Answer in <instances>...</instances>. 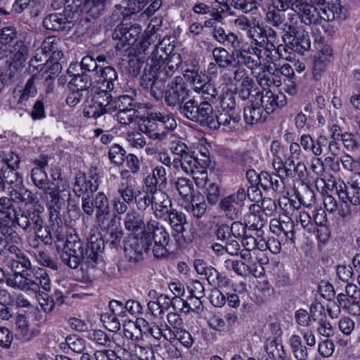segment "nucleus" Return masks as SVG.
<instances>
[{
	"label": "nucleus",
	"mask_w": 360,
	"mask_h": 360,
	"mask_svg": "<svg viewBox=\"0 0 360 360\" xmlns=\"http://www.w3.org/2000/svg\"><path fill=\"white\" fill-rule=\"evenodd\" d=\"M172 152L176 155L172 161V165L176 169H181L184 172L191 171L192 166L199 159L195 152L181 141L173 142L171 146Z\"/></svg>",
	"instance_id": "obj_11"
},
{
	"label": "nucleus",
	"mask_w": 360,
	"mask_h": 360,
	"mask_svg": "<svg viewBox=\"0 0 360 360\" xmlns=\"http://www.w3.org/2000/svg\"><path fill=\"white\" fill-rule=\"evenodd\" d=\"M266 352L270 358L274 360H285V352L281 345H277L272 341L266 347Z\"/></svg>",
	"instance_id": "obj_62"
},
{
	"label": "nucleus",
	"mask_w": 360,
	"mask_h": 360,
	"mask_svg": "<svg viewBox=\"0 0 360 360\" xmlns=\"http://www.w3.org/2000/svg\"><path fill=\"white\" fill-rule=\"evenodd\" d=\"M240 96L248 100L243 109L244 120L247 124L264 122L269 114L287 103L283 91H239Z\"/></svg>",
	"instance_id": "obj_1"
},
{
	"label": "nucleus",
	"mask_w": 360,
	"mask_h": 360,
	"mask_svg": "<svg viewBox=\"0 0 360 360\" xmlns=\"http://www.w3.org/2000/svg\"><path fill=\"white\" fill-rule=\"evenodd\" d=\"M288 6L298 15L301 22L307 25H321L323 22L335 19L334 13L330 8H318L307 0H289Z\"/></svg>",
	"instance_id": "obj_5"
},
{
	"label": "nucleus",
	"mask_w": 360,
	"mask_h": 360,
	"mask_svg": "<svg viewBox=\"0 0 360 360\" xmlns=\"http://www.w3.org/2000/svg\"><path fill=\"white\" fill-rule=\"evenodd\" d=\"M42 191L46 202L63 198L69 199L70 196V184L66 180H60L53 187L49 186Z\"/></svg>",
	"instance_id": "obj_25"
},
{
	"label": "nucleus",
	"mask_w": 360,
	"mask_h": 360,
	"mask_svg": "<svg viewBox=\"0 0 360 360\" xmlns=\"http://www.w3.org/2000/svg\"><path fill=\"white\" fill-rule=\"evenodd\" d=\"M214 38L221 44L225 46H231L235 50L238 49L240 41L234 32H226L221 27H215L213 30Z\"/></svg>",
	"instance_id": "obj_28"
},
{
	"label": "nucleus",
	"mask_w": 360,
	"mask_h": 360,
	"mask_svg": "<svg viewBox=\"0 0 360 360\" xmlns=\"http://www.w3.org/2000/svg\"><path fill=\"white\" fill-rule=\"evenodd\" d=\"M243 220L249 230L257 231H260L266 222L260 205L255 203L250 205L248 212L243 216Z\"/></svg>",
	"instance_id": "obj_21"
},
{
	"label": "nucleus",
	"mask_w": 360,
	"mask_h": 360,
	"mask_svg": "<svg viewBox=\"0 0 360 360\" xmlns=\"http://www.w3.org/2000/svg\"><path fill=\"white\" fill-rule=\"evenodd\" d=\"M231 159L237 165L244 167H252L254 165V159L250 152L237 151L235 152Z\"/></svg>",
	"instance_id": "obj_54"
},
{
	"label": "nucleus",
	"mask_w": 360,
	"mask_h": 360,
	"mask_svg": "<svg viewBox=\"0 0 360 360\" xmlns=\"http://www.w3.org/2000/svg\"><path fill=\"white\" fill-rule=\"evenodd\" d=\"M186 91H165L164 100L169 106H175L185 100Z\"/></svg>",
	"instance_id": "obj_58"
},
{
	"label": "nucleus",
	"mask_w": 360,
	"mask_h": 360,
	"mask_svg": "<svg viewBox=\"0 0 360 360\" xmlns=\"http://www.w3.org/2000/svg\"><path fill=\"white\" fill-rule=\"evenodd\" d=\"M117 192L120 198L124 200L128 204L132 203L136 196L133 186L129 184H122L119 186Z\"/></svg>",
	"instance_id": "obj_57"
},
{
	"label": "nucleus",
	"mask_w": 360,
	"mask_h": 360,
	"mask_svg": "<svg viewBox=\"0 0 360 360\" xmlns=\"http://www.w3.org/2000/svg\"><path fill=\"white\" fill-rule=\"evenodd\" d=\"M126 151L118 144L112 145L109 150L108 157L112 163L121 165L124 162Z\"/></svg>",
	"instance_id": "obj_51"
},
{
	"label": "nucleus",
	"mask_w": 360,
	"mask_h": 360,
	"mask_svg": "<svg viewBox=\"0 0 360 360\" xmlns=\"http://www.w3.org/2000/svg\"><path fill=\"white\" fill-rule=\"evenodd\" d=\"M172 152L176 155L172 161V165L176 169H181L184 172L191 171L192 166L199 159L195 152L181 141L173 142L171 146Z\"/></svg>",
	"instance_id": "obj_10"
},
{
	"label": "nucleus",
	"mask_w": 360,
	"mask_h": 360,
	"mask_svg": "<svg viewBox=\"0 0 360 360\" xmlns=\"http://www.w3.org/2000/svg\"><path fill=\"white\" fill-rule=\"evenodd\" d=\"M167 219L175 231H182L184 225H188L185 214L175 209H172L171 212H169Z\"/></svg>",
	"instance_id": "obj_44"
},
{
	"label": "nucleus",
	"mask_w": 360,
	"mask_h": 360,
	"mask_svg": "<svg viewBox=\"0 0 360 360\" xmlns=\"http://www.w3.org/2000/svg\"><path fill=\"white\" fill-rule=\"evenodd\" d=\"M160 127L172 131L176 127V122L169 114L155 112H151L139 124V129L142 133L146 134L153 140L163 141L166 139L167 132L160 131Z\"/></svg>",
	"instance_id": "obj_7"
},
{
	"label": "nucleus",
	"mask_w": 360,
	"mask_h": 360,
	"mask_svg": "<svg viewBox=\"0 0 360 360\" xmlns=\"http://www.w3.org/2000/svg\"><path fill=\"white\" fill-rule=\"evenodd\" d=\"M86 338L98 345L111 347V340L110 337L102 330H92L89 331Z\"/></svg>",
	"instance_id": "obj_47"
},
{
	"label": "nucleus",
	"mask_w": 360,
	"mask_h": 360,
	"mask_svg": "<svg viewBox=\"0 0 360 360\" xmlns=\"http://www.w3.org/2000/svg\"><path fill=\"white\" fill-rule=\"evenodd\" d=\"M282 39L288 49L301 54L309 50L311 46L309 36L304 31L293 32V35L286 33Z\"/></svg>",
	"instance_id": "obj_17"
},
{
	"label": "nucleus",
	"mask_w": 360,
	"mask_h": 360,
	"mask_svg": "<svg viewBox=\"0 0 360 360\" xmlns=\"http://www.w3.org/2000/svg\"><path fill=\"white\" fill-rule=\"evenodd\" d=\"M96 210L95 221L100 228H110L115 222V214H110L109 201L103 192H98L94 198Z\"/></svg>",
	"instance_id": "obj_12"
},
{
	"label": "nucleus",
	"mask_w": 360,
	"mask_h": 360,
	"mask_svg": "<svg viewBox=\"0 0 360 360\" xmlns=\"http://www.w3.org/2000/svg\"><path fill=\"white\" fill-rule=\"evenodd\" d=\"M17 37V32L13 27H6L0 30V60L7 58L10 53L11 44Z\"/></svg>",
	"instance_id": "obj_27"
},
{
	"label": "nucleus",
	"mask_w": 360,
	"mask_h": 360,
	"mask_svg": "<svg viewBox=\"0 0 360 360\" xmlns=\"http://www.w3.org/2000/svg\"><path fill=\"white\" fill-rule=\"evenodd\" d=\"M240 117L229 110H218L214 114L213 120L210 122V128L217 129L220 126L226 127L229 130L236 129L238 127Z\"/></svg>",
	"instance_id": "obj_19"
},
{
	"label": "nucleus",
	"mask_w": 360,
	"mask_h": 360,
	"mask_svg": "<svg viewBox=\"0 0 360 360\" xmlns=\"http://www.w3.org/2000/svg\"><path fill=\"white\" fill-rule=\"evenodd\" d=\"M297 196L300 202L306 206H310L315 202V194L308 185H304Z\"/></svg>",
	"instance_id": "obj_63"
},
{
	"label": "nucleus",
	"mask_w": 360,
	"mask_h": 360,
	"mask_svg": "<svg viewBox=\"0 0 360 360\" xmlns=\"http://www.w3.org/2000/svg\"><path fill=\"white\" fill-rule=\"evenodd\" d=\"M266 27H264L257 18H253V23L247 33V37L253 40L256 44H262L264 43V33Z\"/></svg>",
	"instance_id": "obj_37"
},
{
	"label": "nucleus",
	"mask_w": 360,
	"mask_h": 360,
	"mask_svg": "<svg viewBox=\"0 0 360 360\" xmlns=\"http://www.w3.org/2000/svg\"><path fill=\"white\" fill-rule=\"evenodd\" d=\"M11 197L14 201L30 205L25 210L15 212L14 221L25 233H30L34 230L39 234L44 227L42 214L45 208L42 202L30 191L22 186L13 188L11 191Z\"/></svg>",
	"instance_id": "obj_2"
},
{
	"label": "nucleus",
	"mask_w": 360,
	"mask_h": 360,
	"mask_svg": "<svg viewBox=\"0 0 360 360\" xmlns=\"http://www.w3.org/2000/svg\"><path fill=\"white\" fill-rule=\"evenodd\" d=\"M271 165L276 174H278L281 178H292L293 177V171L292 166L294 165V161L289 158L285 162L271 161Z\"/></svg>",
	"instance_id": "obj_41"
},
{
	"label": "nucleus",
	"mask_w": 360,
	"mask_h": 360,
	"mask_svg": "<svg viewBox=\"0 0 360 360\" xmlns=\"http://www.w3.org/2000/svg\"><path fill=\"white\" fill-rule=\"evenodd\" d=\"M90 179H86L84 174H77L75 176L73 192L78 197L90 196L98 188V177L93 170L90 171Z\"/></svg>",
	"instance_id": "obj_15"
},
{
	"label": "nucleus",
	"mask_w": 360,
	"mask_h": 360,
	"mask_svg": "<svg viewBox=\"0 0 360 360\" xmlns=\"http://www.w3.org/2000/svg\"><path fill=\"white\" fill-rule=\"evenodd\" d=\"M150 250L146 248V245L142 240L141 237H133L124 245V253L126 259L132 264H136L143 259V251Z\"/></svg>",
	"instance_id": "obj_20"
},
{
	"label": "nucleus",
	"mask_w": 360,
	"mask_h": 360,
	"mask_svg": "<svg viewBox=\"0 0 360 360\" xmlns=\"http://www.w3.org/2000/svg\"><path fill=\"white\" fill-rule=\"evenodd\" d=\"M130 360H154V355L151 350L136 345Z\"/></svg>",
	"instance_id": "obj_64"
},
{
	"label": "nucleus",
	"mask_w": 360,
	"mask_h": 360,
	"mask_svg": "<svg viewBox=\"0 0 360 360\" xmlns=\"http://www.w3.org/2000/svg\"><path fill=\"white\" fill-rule=\"evenodd\" d=\"M0 233L8 243L21 244L22 238L14 228L6 224H0Z\"/></svg>",
	"instance_id": "obj_49"
},
{
	"label": "nucleus",
	"mask_w": 360,
	"mask_h": 360,
	"mask_svg": "<svg viewBox=\"0 0 360 360\" xmlns=\"http://www.w3.org/2000/svg\"><path fill=\"white\" fill-rule=\"evenodd\" d=\"M33 184L40 190L49 186V179L46 172L41 167H34L31 172Z\"/></svg>",
	"instance_id": "obj_46"
},
{
	"label": "nucleus",
	"mask_w": 360,
	"mask_h": 360,
	"mask_svg": "<svg viewBox=\"0 0 360 360\" xmlns=\"http://www.w3.org/2000/svg\"><path fill=\"white\" fill-rule=\"evenodd\" d=\"M8 266L13 271V274L27 273V271L32 269V263L27 256H22L19 259H10Z\"/></svg>",
	"instance_id": "obj_39"
},
{
	"label": "nucleus",
	"mask_w": 360,
	"mask_h": 360,
	"mask_svg": "<svg viewBox=\"0 0 360 360\" xmlns=\"http://www.w3.org/2000/svg\"><path fill=\"white\" fill-rule=\"evenodd\" d=\"M212 53L216 63L221 68H236V64L233 63V51L230 55L225 49L218 47L214 49Z\"/></svg>",
	"instance_id": "obj_35"
},
{
	"label": "nucleus",
	"mask_w": 360,
	"mask_h": 360,
	"mask_svg": "<svg viewBox=\"0 0 360 360\" xmlns=\"http://www.w3.org/2000/svg\"><path fill=\"white\" fill-rule=\"evenodd\" d=\"M123 333L127 339L131 340L133 341H139L142 340L141 332L135 322H129L128 324L124 325Z\"/></svg>",
	"instance_id": "obj_55"
},
{
	"label": "nucleus",
	"mask_w": 360,
	"mask_h": 360,
	"mask_svg": "<svg viewBox=\"0 0 360 360\" xmlns=\"http://www.w3.org/2000/svg\"><path fill=\"white\" fill-rule=\"evenodd\" d=\"M210 160L207 157L203 159L197 160L196 164L192 166L191 171L184 172L186 174H191L196 186L199 188H204L207 181V167L209 166Z\"/></svg>",
	"instance_id": "obj_23"
},
{
	"label": "nucleus",
	"mask_w": 360,
	"mask_h": 360,
	"mask_svg": "<svg viewBox=\"0 0 360 360\" xmlns=\"http://www.w3.org/2000/svg\"><path fill=\"white\" fill-rule=\"evenodd\" d=\"M65 248L66 250L60 253V257L68 267L75 269L81 265L82 269L84 267L94 268L104 248V243L101 238L91 237L85 248L81 240Z\"/></svg>",
	"instance_id": "obj_3"
},
{
	"label": "nucleus",
	"mask_w": 360,
	"mask_h": 360,
	"mask_svg": "<svg viewBox=\"0 0 360 360\" xmlns=\"http://www.w3.org/2000/svg\"><path fill=\"white\" fill-rule=\"evenodd\" d=\"M208 283L214 286H226L229 283V279L223 276L215 268L210 266L204 274Z\"/></svg>",
	"instance_id": "obj_40"
},
{
	"label": "nucleus",
	"mask_w": 360,
	"mask_h": 360,
	"mask_svg": "<svg viewBox=\"0 0 360 360\" xmlns=\"http://www.w3.org/2000/svg\"><path fill=\"white\" fill-rule=\"evenodd\" d=\"M100 72L103 83H106L107 89L114 90L117 88V73L113 68L110 66L101 68Z\"/></svg>",
	"instance_id": "obj_38"
},
{
	"label": "nucleus",
	"mask_w": 360,
	"mask_h": 360,
	"mask_svg": "<svg viewBox=\"0 0 360 360\" xmlns=\"http://www.w3.org/2000/svg\"><path fill=\"white\" fill-rule=\"evenodd\" d=\"M32 255L40 265L55 271L58 269V263L51 257L47 250L43 249L32 250Z\"/></svg>",
	"instance_id": "obj_36"
},
{
	"label": "nucleus",
	"mask_w": 360,
	"mask_h": 360,
	"mask_svg": "<svg viewBox=\"0 0 360 360\" xmlns=\"http://www.w3.org/2000/svg\"><path fill=\"white\" fill-rule=\"evenodd\" d=\"M268 51L265 49L249 48L247 49L233 51V63L236 68L245 65L252 70L258 71V73L266 72L275 69V65H270Z\"/></svg>",
	"instance_id": "obj_6"
},
{
	"label": "nucleus",
	"mask_w": 360,
	"mask_h": 360,
	"mask_svg": "<svg viewBox=\"0 0 360 360\" xmlns=\"http://www.w3.org/2000/svg\"><path fill=\"white\" fill-rule=\"evenodd\" d=\"M212 92V94L216 95L215 108H221L223 110L233 112L236 107L233 91H221L219 95L217 94V91Z\"/></svg>",
	"instance_id": "obj_34"
},
{
	"label": "nucleus",
	"mask_w": 360,
	"mask_h": 360,
	"mask_svg": "<svg viewBox=\"0 0 360 360\" xmlns=\"http://www.w3.org/2000/svg\"><path fill=\"white\" fill-rule=\"evenodd\" d=\"M43 25L47 30L59 32L69 30L71 22L65 14L51 13L44 18Z\"/></svg>",
	"instance_id": "obj_26"
},
{
	"label": "nucleus",
	"mask_w": 360,
	"mask_h": 360,
	"mask_svg": "<svg viewBox=\"0 0 360 360\" xmlns=\"http://www.w3.org/2000/svg\"><path fill=\"white\" fill-rule=\"evenodd\" d=\"M269 229L273 233L277 236L283 233L286 240H290L291 243H294V224L290 218H288L287 221H281V219L278 220L276 219L271 220Z\"/></svg>",
	"instance_id": "obj_24"
},
{
	"label": "nucleus",
	"mask_w": 360,
	"mask_h": 360,
	"mask_svg": "<svg viewBox=\"0 0 360 360\" xmlns=\"http://www.w3.org/2000/svg\"><path fill=\"white\" fill-rule=\"evenodd\" d=\"M7 285L22 291H31L35 285L31 282V276L28 273L12 274L6 278Z\"/></svg>",
	"instance_id": "obj_29"
},
{
	"label": "nucleus",
	"mask_w": 360,
	"mask_h": 360,
	"mask_svg": "<svg viewBox=\"0 0 360 360\" xmlns=\"http://www.w3.org/2000/svg\"><path fill=\"white\" fill-rule=\"evenodd\" d=\"M247 195L245 189L240 188L236 193L230 194L220 200L219 208L227 219L230 220L238 219Z\"/></svg>",
	"instance_id": "obj_9"
},
{
	"label": "nucleus",
	"mask_w": 360,
	"mask_h": 360,
	"mask_svg": "<svg viewBox=\"0 0 360 360\" xmlns=\"http://www.w3.org/2000/svg\"><path fill=\"white\" fill-rule=\"evenodd\" d=\"M141 237L146 245V248L151 250L155 258L162 259L168 256L167 246L170 236L166 228L158 219H150L147 221Z\"/></svg>",
	"instance_id": "obj_4"
},
{
	"label": "nucleus",
	"mask_w": 360,
	"mask_h": 360,
	"mask_svg": "<svg viewBox=\"0 0 360 360\" xmlns=\"http://www.w3.org/2000/svg\"><path fill=\"white\" fill-rule=\"evenodd\" d=\"M187 210L195 218H201L206 212L207 203L202 196H195L191 200V205Z\"/></svg>",
	"instance_id": "obj_42"
},
{
	"label": "nucleus",
	"mask_w": 360,
	"mask_h": 360,
	"mask_svg": "<svg viewBox=\"0 0 360 360\" xmlns=\"http://www.w3.org/2000/svg\"><path fill=\"white\" fill-rule=\"evenodd\" d=\"M224 266L226 270L233 271L239 276L245 275L247 271L246 265L240 260L226 259L224 262Z\"/></svg>",
	"instance_id": "obj_56"
},
{
	"label": "nucleus",
	"mask_w": 360,
	"mask_h": 360,
	"mask_svg": "<svg viewBox=\"0 0 360 360\" xmlns=\"http://www.w3.org/2000/svg\"><path fill=\"white\" fill-rule=\"evenodd\" d=\"M166 335V341L173 343L174 340H178L186 349L191 348L193 343L194 340L189 332L184 329H179L177 330H172Z\"/></svg>",
	"instance_id": "obj_33"
},
{
	"label": "nucleus",
	"mask_w": 360,
	"mask_h": 360,
	"mask_svg": "<svg viewBox=\"0 0 360 360\" xmlns=\"http://www.w3.org/2000/svg\"><path fill=\"white\" fill-rule=\"evenodd\" d=\"M9 60H6V63H8L7 72L11 75H15L25 68L29 50L27 45L22 41L19 40L9 49Z\"/></svg>",
	"instance_id": "obj_13"
},
{
	"label": "nucleus",
	"mask_w": 360,
	"mask_h": 360,
	"mask_svg": "<svg viewBox=\"0 0 360 360\" xmlns=\"http://www.w3.org/2000/svg\"><path fill=\"white\" fill-rule=\"evenodd\" d=\"M49 226L46 231H51L52 238H56L58 241L64 240V231L63 227V221L60 218V211H49Z\"/></svg>",
	"instance_id": "obj_31"
},
{
	"label": "nucleus",
	"mask_w": 360,
	"mask_h": 360,
	"mask_svg": "<svg viewBox=\"0 0 360 360\" xmlns=\"http://www.w3.org/2000/svg\"><path fill=\"white\" fill-rule=\"evenodd\" d=\"M31 282L35 285L31 292H38L41 289L46 292H49L51 289V282L49 274L42 268H38L35 270L33 276H31Z\"/></svg>",
	"instance_id": "obj_32"
},
{
	"label": "nucleus",
	"mask_w": 360,
	"mask_h": 360,
	"mask_svg": "<svg viewBox=\"0 0 360 360\" xmlns=\"http://www.w3.org/2000/svg\"><path fill=\"white\" fill-rule=\"evenodd\" d=\"M175 187L183 199L188 200L192 196L193 186L190 179L183 177L178 178L175 182Z\"/></svg>",
	"instance_id": "obj_45"
},
{
	"label": "nucleus",
	"mask_w": 360,
	"mask_h": 360,
	"mask_svg": "<svg viewBox=\"0 0 360 360\" xmlns=\"http://www.w3.org/2000/svg\"><path fill=\"white\" fill-rule=\"evenodd\" d=\"M202 97L204 101L198 107V119L195 122H199L202 124H206L210 127V122L213 120V105L216 103V95L211 94L210 91H202Z\"/></svg>",
	"instance_id": "obj_18"
},
{
	"label": "nucleus",
	"mask_w": 360,
	"mask_h": 360,
	"mask_svg": "<svg viewBox=\"0 0 360 360\" xmlns=\"http://www.w3.org/2000/svg\"><path fill=\"white\" fill-rule=\"evenodd\" d=\"M167 179L166 176V170L162 166L155 167L152 173L148 175L144 179V184L150 191L161 189L166 187Z\"/></svg>",
	"instance_id": "obj_22"
},
{
	"label": "nucleus",
	"mask_w": 360,
	"mask_h": 360,
	"mask_svg": "<svg viewBox=\"0 0 360 360\" xmlns=\"http://www.w3.org/2000/svg\"><path fill=\"white\" fill-rule=\"evenodd\" d=\"M111 103L117 110L133 109L131 107L134 98L132 95H122L116 97L114 100L112 99Z\"/></svg>",
	"instance_id": "obj_61"
},
{
	"label": "nucleus",
	"mask_w": 360,
	"mask_h": 360,
	"mask_svg": "<svg viewBox=\"0 0 360 360\" xmlns=\"http://www.w3.org/2000/svg\"><path fill=\"white\" fill-rule=\"evenodd\" d=\"M275 65V69L267 72L274 75L281 73V75L288 77V82H290V84L288 85V90H290V89H295V84L292 81L290 80L292 76L294 75V69L288 63L281 64L279 60L276 61Z\"/></svg>",
	"instance_id": "obj_48"
},
{
	"label": "nucleus",
	"mask_w": 360,
	"mask_h": 360,
	"mask_svg": "<svg viewBox=\"0 0 360 360\" xmlns=\"http://www.w3.org/2000/svg\"><path fill=\"white\" fill-rule=\"evenodd\" d=\"M91 84V79L88 75L77 74L70 80L68 88L70 90H88Z\"/></svg>",
	"instance_id": "obj_43"
},
{
	"label": "nucleus",
	"mask_w": 360,
	"mask_h": 360,
	"mask_svg": "<svg viewBox=\"0 0 360 360\" xmlns=\"http://www.w3.org/2000/svg\"><path fill=\"white\" fill-rule=\"evenodd\" d=\"M110 91H96L93 105H89L84 110V115L87 117L97 119L106 112L105 107L112 101Z\"/></svg>",
	"instance_id": "obj_16"
},
{
	"label": "nucleus",
	"mask_w": 360,
	"mask_h": 360,
	"mask_svg": "<svg viewBox=\"0 0 360 360\" xmlns=\"http://www.w3.org/2000/svg\"><path fill=\"white\" fill-rule=\"evenodd\" d=\"M115 115V119L121 124L127 125L132 123L137 118V112L134 109L117 110Z\"/></svg>",
	"instance_id": "obj_52"
},
{
	"label": "nucleus",
	"mask_w": 360,
	"mask_h": 360,
	"mask_svg": "<svg viewBox=\"0 0 360 360\" xmlns=\"http://www.w3.org/2000/svg\"><path fill=\"white\" fill-rule=\"evenodd\" d=\"M103 230L106 231L109 233L108 241L113 246H117L120 243V241L123 237V231L119 225V221L115 217V222L112 226L110 228H101Z\"/></svg>",
	"instance_id": "obj_50"
},
{
	"label": "nucleus",
	"mask_w": 360,
	"mask_h": 360,
	"mask_svg": "<svg viewBox=\"0 0 360 360\" xmlns=\"http://www.w3.org/2000/svg\"><path fill=\"white\" fill-rule=\"evenodd\" d=\"M124 228L133 233H136L145 229L146 224L144 223L143 217L135 210L128 212L124 219Z\"/></svg>",
	"instance_id": "obj_30"
},
{
	"label": "nucleus",
	"mask_w": 360,
	"mask_h": 360,
	"mask_svg": "<svg viewBox=\"0 0 360 360\" xmlns=\"http://www.w3.org/2000/svg\"><path fill=\"white\" fill-rule=\"evenodd\" d=\"M198 105L197 103L194 100L191 99L186 102L184 105H181L179 110L186 117L192 121H195V120L198 117Z\"/></svg>",
	"instance_id": "obj_53"
},
{
	"label": "nucleus",
	"mask_w": 360,
	"mask_h": 360,
	"mask_svg": "<svg viewBox=\"0 0 360 360\" xmlns=\"http://www.w3.org/2000/svg\"><path fill=\"white\" fill-rule=\"evenodd\" d=\"M152 193V210L156 219H167L172 208V201L169 196L161 189L150 191Z\"/></svg>",
	"instance_id": "obj_14"
},
{
	"label": "nucleus",
	"mask_w": 360,
	"mask_h": 360,
	"mask_svg": "<svg viewBox=\"0 0 360 360\" xmlns=\"http://www.w3.org/2000/svg\"><path fill=\"white\" fill-rule=\"evenodd\" d=\"M65 342L74 352L81 354L86 349V344L83 339L77 335H70L65 338Z\"/></svg>",
	"instance_id": "obj_59"
},
{
	"label": "nucleus",
	"mask_w": 360,
	"mask_h": 360,
	"mask_svg": "<svg viewBox=\"0 0 360 360\" xmlns=\"http://www.w3.org/2000/svg\"><path fill=\"white\" fill-rule=\"evenodd\" d=\"M266 21L274 27H278L285 21V14L283 11L278 9L269 11L266 13Z\"/></svg>",
	"instance_id": "obj_60"
},
{
	"label": "nucleus",
	"mask_w": 360,
	"mask_h": 360,
	"mask_svg": "<svg viewBox=\"0 0 360 360\" xmlns=\"http://www.w3.org/2000/svg\"><path fill=\"white\" fill-rule=\"evenodd\" d=\"M170 87L173 90H208L214 88L210 82L209 77L202 72L186 70L184 72V77H174L170 84Z\"/></svg>",
	"instance_id": "obj_8"
}]
</instances>
